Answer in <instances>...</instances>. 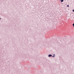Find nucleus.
Wrapping results in <instances>:
<instances>
[{
    "label": "nucleus",
    "instance_id": "nucleus-1",
    "mask_svg": "<svg viewBox=\"0 0 74 74\" xmlns=\"http://www.w3.org/2000/svg\"><path fill=\"white\" fill-rule=\"evenodd\" d=\"M48 56L49 57H51L52 56V55L50 54Z\"/></svg>",
    "mask_w": 74,
    "mask_h": 74
},
{
    "label": "nucleus",
    "instance_id": "nucleus-2",
    "mask_svg": "<svg viewBox=\"0 0 74 74\" xmlns=\"http://www.w3.org/2000/svg\"><path fill=\"white\" fill-rule=\"evenodd\" d=\"M61 0V2H63V1H64V0Z\"/></svg>",
    "mask_w": 74,
    "mask_h": 74
},
{
    "label": "nucleus",
    "instance_id": "nucleus-3",
    "mask_svg": "<svg viewBox=\"0 0 74 74\" xmlns=\"http://www.w3.org/2000/svg\"><path fill=\"white\" fill-rule=\"evenodd\" d=\"M73 26H74V23L73 24Z\"/></svg>",
    "mask_w": 74,
    "mask_h": 74
},
{
    "label": "nucleus",
    "instance_id": "nucleus-4",
    "mask_svg": "<svg viewBox=\"0 0 74 74\" xmlns=\"http://www.w3.org/2000/svg\"><path fill=\"white\" fill-rule=\"evenodd\" d=\"M67 7H69V5H67Z\"/></svg>",
    "mask_w": 74,
    "mask_h": 74
},
{
    "label": "nucleus",
    "instance_id": "nucleus-5",
    "mask_svg": "<svg viewBox=\"0 0 74 74\" xmlns=\"http://www.w3.org/2000/svg\"><path fill=\"white\" fill-rule=\"evenodd\" d=\"M73 12H74V10H73Z\"/></svg>",
    "mask_w": 74,
    "mask_h": 74
},
{
    "label": "nucleus",
    "instance_id": "nucleus-6",
    "mask_svg": "<svg viewBox=\"0 0 74 74\" xmlns=\"http://www.w3.org/2000/svg\"><path fill=\"white\" fill-rule=\"evenodd\" d=\"M52 57H54V56H52Z\"/></svg>",
    "mask_w": 74,
    "mask_h": 74
},
{
    "label": "nucleus",
    "instance_id": "nucleus-7",
    "mask_svg": "<svg viewBox=\"0 0 74 74\" xmlns=\"http://www.w3.org/2000/svg\"><path fill=\"white\" fill-rule=\"evenodd\" d=\"M0 19H1V18H0Z\"/></svg>",
    "mask_w": 74,
    "mask_h": 74
}]
</instances>
